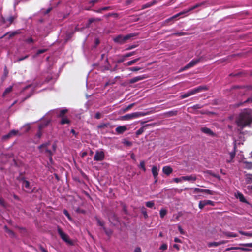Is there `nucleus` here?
Returning a JSON list of instances; mask_svg holds the SVG:
<instances>
[{
	"label": "nucleus",
	"mask_w": 252,
	"mask_h": 252,
	"mask_svg": "<svg viewBox=\"0 0 252 252\" xmlns=\"http://www.w3.org/2000/svg\"><path fill=\"white\" fill-rule=\"evenodd\" d=\"M141 69V67H129L128 68V69L131 71H137L140 70Z\"/></svg>",
	"instance_id": "nucleus-37"
},
{
	"label": "nucleus",
	"mask_w": 252,
	"mask_h": 252,
	"mask_svg": "<svg viewBox=\"0 0 252 252\" xmlns=\"http://www.w3.org/2000/svg\"><path fill=\"white\" fill-rule=\"evenodd\" d=\"M16 18V16H11L6 19L3 18V21L4 23H6L7 22H8L9 24H10L14 21V20Z\"/></svg>",
	"instance_id": "nucleus-25"
},
{
	"label": "nucleus",
	"mask_w": 252,
	"mask_h": 252,
	"mask_svg": "<svg viewBox=\"0 0 252 252\" xmlns=\"http://www.w3.org/2000/svg\"><path fill=\"white\" fill-rule=\"evenodd\" d=\"M239 233L241 235H245L248 237H252V232H244L241 230H239Z\"/></svg>",
	"instance_id": "nucleus-28"
},
{
	"label": "nucleus",
	"mask_w": 252,
	"mask_h": 252,
	"mask_svg": "<svg viewBox=\"0 0 252 252\" xmlns=\"http://www.w3.org/2000/svg\"><path fill=\"white\" fill-rule=\"evenodd\" d=\"M239 246H244L243 247H248L252 248V243H240V244H239Z\"/></svg>",
	"instance_id": "nucleus-38"
},
{
	"label": "nucleus",
	"mask_w": 252,
	"mask_h": 252,
	"mask_svg": "<svg viewBox=\"0 0 252 252\" xmlns=\"http://www.w3.org/2000/svg\"><path fill=\"white\" fill-rule=\"evenodd\" d=\"M252 123V110L251 109H244L239 114L236 120V123L239 127L243 128L249 126Z\"/></svg>",
	"instance_id": "nucleus-1"
},
{
	"label": "nucleus",
	"mask_w": 252,
	"mask_h": 252,
	"mask_svg": "<svg viewBox=\"0 0 252 252\" xmlns=\"http://www.w3.org/2000/svg\"><path fill=\"white\" fill-rule=\"evenodd\" d=\"M204 4V2H201V3H197L196 4H195V5H194L193 6L189 8L188 10H184L183 11H182V12H180L177 14H176V15H174L171 18L172 19H174V18H177L178 17V16L182 15V14H185L188 12H189L191 10H193L201 6H202V5Z\"/></svg>",
	"instance_id": "nucleus-4"
},
{
	"label": "nucleus",
	"mask_w": 252,
	"mask_h": 252,
	"mask_svg": "<svg viewBox=\"0 0 252 252\" xmlns=\"http://www.w3.org/2000/svg\"><path fill=\"white\" fill-rule=\"evenodd\" d=\"M101 117V113H99V112H97L96 113V114H95V116H94V118L96 119H100V118Z\"/></svg>",
	"instance_id": "nucleus-52"
},
{
	"label": "nucleus",
	"mask_w": 252,
	"mask_h": 252,
	"mask_svg": "<svg viewBox=\"0 0 252 252\" xmlns=\"http://www.w3.org/2000/svg\"><path fill=\"white\" fill-rule=\"evenodd\" d=\"M247 102H252V96H251L250 97L248 98L246 101L244 102V103Z\"/></svg>",
	"instance_id": "nucleus-61"
},
{
	"label": "nucleus",
	"mask_w": 252,
	"mask_h": 252,
	"mask_svg": "<svg viewBox=\"0 0 252 252\" xmlns=\"http://www.w3.org/2000/svg\"><path fill=\"white\" fill-rule=\"evenodd\" d=\"M135 105V103H131L129 105H128L124 110V111H126L128 110L129 109H131L134 105Z\"/></svg>",
	"instance_id": "nucleus-42"
},
{
	"label": "nucleus",
	"mask_w": 252,
	"mask_h": 252,
	"mask_svg": "<svg viewBox=\"0 0 252 252\" xmlns=\"http://www.w3.org/2000/svg\"><path fill=\"white\" fill-rule=\"evenodd\" d=\"M236 197L237 198H238L239 199V200L241 202H243V203H248L247 200L245 199V198L244 196V195H243V194L241 193V192H238L236 194Z\"/></svg>",
	"instance_id": "nucleus-22"
},
{
	"label": "nucleus",
	"mask_w": 252,
	"mask_h": 252,
	"mask_svg": "<svg viewBox=\"0 0 252 252\" xmlns=\"http://www.w3.org/2000/svg\"><path fill=\"white\" fill-rule=\"evenodd\" d=\"M105 154L104 152L101 150H97L96 151L94 156V160L100 161L104 159Z\"/></svg>",
	"instance_id": "nucleus-6"
},
{
	"label": "nucleus",
	"mask_w": 252,
	"mask_h": 252,
	"mask_svg": "<svg viewBox=\"0 0 252 252\" xmlns=\"http://www.w3.org/2000/svg\"><path fill=\"white\" fill-rule=\"evenodd\" d=\"M141 116H142L141 112H134L131 114L125 115L122 116V118L123 120H128L134 118H137Z\"/></svg>",
	"instance_id": "nucleus-5"
},
{
	"label": "nucleus",
	"mask_w": 252,
	"mask_h": 252,
	"mask_svg": "<svg viewBox=\"0 0 252 252\" xmlns=\"http://www.w3.org/2000/svg\"><path fill=\"white\" fill-rule=\"evenodd\" d=\"M201 130L202 132L207 134L209 135H213V132L210 129L207 127H202L201 129Z\"/></svg>",
	"instance_id": "nucleus-24"
},
{
	"label": "nucleus",
	"mask_w": 252,
	"mask_h": 252,
	"mask_svg": "<svg viewBox=\"0 0 252 252\" xmlns=\"http://www.w3.org/2000/svg\"><path fill=\"white\" fill-rule=\"evenodd\" d=\"M4 228H5V231H6L7 233H8L10 235H11L12 236H14V233H13V232L11 230H10L8 229V228H7V227L6 226H4Z\"/></svg>",
	"instance_id": "nucleus-43"
},
{
	"label": "nucleus",
	"mask_w": 252,
	"mask_h": 252,
	"mask_svg": "<svg viewBox=\"0 0 252 252\" xmlns=\"http://www.w3.org/2000/svg\"><path fill=\"white\" fill-rule=\"evenodd\" d=\"M183 180L182 177L180 178H175L173 179V181L176 183H179L181 182Z\"/></svg>",
	"instance_id": "nucleus-45"
},
{
	"label": "nucleus",
	"mask_w": 252,
	"mask_h": 252,
	"mask_svg": "<svg viewBox=\"0 0 252 252\" xmlns=\"http://www.w3.org/2000/svg\"><path fill=\"white\" fill-rule=\"evenodd\" d=\"M248 181L252 182V174L249 175L248 177Z\"/></svg>",
	"instance_id": "nucleus-64"
},
{
	"label": "nucleus",
	"mask_w": 252,
	"mask_h": 252,
	"mask_svg": "<svg viewBox=\"0 0 252 252\" xmlns=\"http://www.w3.org/2000/svg\"><path fill=\"white\" fill-rule=\"evenodd\" d=\"M154 205V203L152 201H148L146 203V206L148 208H152Z\"/></svg>",
	"instance_id": "nucleus-36"
},
{
	"label": "nucleus",
	"mask_w": 252,
	"mask_h": 252,
	"mask_svg": "<svg viewBox=\"0 0 252 252\" xmlns=\"http://www.w3.org/2000/svg\"><path fill=\"white\" fill-rule=\"evenodd\" d=\"M146 78V76L145 75H142L140 76H138L132 78L129 81L130 83H134L135 82H137L139 81L142 80L143 79H144Z\"/></svg>",
	"instance_id": "nucleus-15"
},
{
	"label": "nucleus",
	"mask_w": 252,
	"mask_h": 252,
	"mask_svg": "<svg viewBox=\"0 0 252 252\" xmlns=\"http://www.w3.org/2000/svg\"><path fill=\"white\" fill-rule=\"evenodd\" d=\"M17 134L21 135V134L19 133V131L18 130L13 129L11 130L7 134L3 136V139H7Z\"/></svg>",
	"instance_id": "nucleus-14"
},
{
	"label": "nucleus",
	"mask_w": 252,
	"mask_h": 252,
	"mask_svg": "<svg viewBox=\"0 0 252 252\" xmlns=\"http://www.w3.org/2000/svg\"><path fill=\"white\" fill-rule=\"evenodd\" d=\"M144 131V127L142 126L140 127L138 130H137L136 132V135L138 136L141 134Z\"/></svg>",
	"instance_id": "nucleus-35"
},
{
	"label": "nucleus",
	"mask_w": 252,
	"mask_h": 252,
	"mask_svg": "<svg viewBox=\"0 0 252 252\" xmlns=\"http://www.w3.org/2000/svg\"><path fill=\"white\" fill-rule=\"evenodd\" d=\"M48 143H46V144H42V145H40V146H39V148L40 149L42 150L43 148L47 147V146L48 145Z\"/></svg>",
	"instance_id": "nucleus-62"
},
{
	"label": "nucleus",
	"mask_w": 252,
	"mask_h": 252,
	"mask_svg": "<svg viewBox=\"0 0 252 252\" xmlns=\"http://www.w3.org/2000/svg\"><path fill=\"white\" fill-rule=\"evenodd\" d=\"M191 189H193V193H199V192H204L206 193H207L210 195H213V191L207 189H203L198 188H191Z\"/></svg>",
	"instance_id": "nucleus-10"
},
{
	"label": "nucleus",
	"mask_w": 252,
	"mask_h": 252,
	"mask_svg": "<svg viewBox=\"0 0 252 252\" xmlns=\"http://www.w3.org/2000/svg\"><path fill=\"white\" fill-rule=\"evenodd\" d=\"M22 186L27 189V191H30L31 189L29 182L25 179H22Z\"/></svg>",
	"instance_id": "nucleus-21"
},
{
	"label": "nucleus",
	"mask_w": 252,
	"mask_h": 252,
	"mask_svg": "<svg viewBox=\"0 0 252 252\" xmlns=\"http://www.w3.org/2000/svg\"><path fill=\"white\" fill-rule=\"evenodd\" d=\"M247 190H248V192L249 193H251L252 192V185H249L246 188Z\"/></svg>",
	"instance_id": "nucleus-51"
},
{
	"label": "nucleus",
	"mask_w": 252,
	"mask_h": 252,
	"mask_svg": "<svg viewBox=\"0 0 252 252\" xmlns=\"http://www.w3.org/2000/svg\"><path fill=\"white\" fill-rule=\"evenodd\" d=\"M19 33H20V32L19 30L16 31H14L11 32H9V35L10 37H12V36H14L15 35L18 34Z\"/></svg>",
	"instance_id": "nucleus-41"
},
{
	"label": "nucleus",
	"mask_w": 252,
	"mask_h": 252,
	"mask_svg": "<svg viewBox=\"0 0 252 252\" xmlns=\"http://www.w3.org/2000/svg\"><path fill=\"white\" fill-rule=\"evenodd\" d=\"M135 53V52L133 51V52H130V53H126V54H124L123 55V57L124 58H127V57H129L130 56H131L133 55H134Z\"/></svg>",
	"instance_id": "nucleus-40"
},
{
	"label": "nucleus",
	"mask_w": 252,
	"mask_h": 252,
	"mask_svg": "<svg viewBox=\"0 0 252 252\" xmlns=\"http://www.w3.org/2000/svg\"><path fill=\"white\" fill-rule=\"evenodd\" d=\"M178 230L181 234H184V231L181 226H178Z\"/></svg>",
	"instance_id": "nucleus-59"
},
{
	"label": "nucleus",
	"mask_w": 252,
	"mask_h": 252,
	"mask_svg": "<svg viewBox=\"0 0 252 252\" xmlns=\"http://www.w3.org/2000/svg\"><path fill=\"white\" fill-rule=\"evenodd\" d=\"M167 249V245L166 244H163L160 247V249L161 250H165Z\"/></svg>",
	"instance_id": "nucleus-48"
},
{
	"label": "nucleus",
	"mask_w": 252,
	"mask_h": 252,
	"mask_svg": "<svg viewBox=\"0 0 252 252\" xmlns=\"http://www.w3.org/2000/svg\"><path fill=\"white\" fill-rule=\"evenodd\" d=\"M133 252H141L140 248L137 247L136 248H135Z\"/></svg>",
	"instance_id": "nucleus-63"
},
{
	"label": "nucleus",
	"mask_w": 252,
	"mask_h": 252,
	"mask_svg": "<svg viewBox=\"0 0 252 252\" xmlns=\"http://www.w3.org/2000/svg\"><path fill=\"white\" fill-rule=\"evenodd\" d=\"M12 90V86H10L8 87L5 90V91L3 93V95L4 96L6 94L9 93L10 92H11Z\"/></svg>",
	"instance_id": "nucleus-34"
},
{
	"label": "nucleus",
	"mask_w": 252,
	"mask_h": 252,
	"mask_svg": "<svg viewBox=\"0 0 252 252\" xmlns=\"http://www.w3.org/2000/svg\"><path fill=\"white\" fill-rule=\"evenodd\" d=\"M28 90L30 91V94L26 98H27L29 97L30 96H31L33 93V86L32 85H29L27 86H26L23 90V91L24 92L25 91Z\"/></svg>",
	"instance_id": "nucleus-17"
},
{
	"label": "nucleus",
	"mask_w": 252,
	"mask_h": 252,
	"mask_svg": "<svg viewBox=\"0 0 252 252\" xmlns=\"http://www.w3.org/2000/svg\"><path fill=\"white\" fill-rule=\"evenodd\" d=\"M127 130V127L125 126H119L115 129L116 132L118 134H122Z\"/></svg>",
	"instance_id": "nucleus-18"
},
{
	"label": "nucleus",
	"mask_w": 252,
	"mask_h": 252,
	"mask_svg": "<svg viewBox=\"0 0 252 252\" xmlns=\"http://www.w3.org/2000/svg\"><path fill=\"white\" fill-rule=\"evenodd\" d=\"M152 173L154 178L156 179V182L157 181V176L158 174V170L156 166H153L152 168Z\"/></svg>",
	"instance_id": "nucleus-20"
},
{
	"label": "nucleus",
	"mask_w": 252,
	"mask_h": 252,
	"mask_svg": "<svg viewBox=\"0 0 252 252\" xmlns=\"http://www.w3.org/2000/svg\"><path fill=\"white\" fill-rule=\"evenodd\" d=\"M223 234L227 237H236L238 236L237 234L228 231H224Z\"/></svg>",
	"instance_id": "nucleus-26"
},
{
	"label": "nucleus",
	"mask_w": 252,
	"mask_h": 252,
	"mask_svg": "<svg viewBox=\"0 0 252 252\" xmlns=\"http://www.w3.org/2000/svg\"><path fill=\"white\" fill-rule=\"evenodd\" d=\"M206 205L214 206V202L211 200H208L200 201L199 203L198 206L200 209H202L204 208V207Z\"/></svg>",
	"instance_id": "nucleus-9"
},
{
	"label": "nucleus",
	"mask_w": 252,
	"mask_h": 252,
	"mask_svg": "<svg viewBox=\"0 0 252 252\" xmlns=\"http://www.w3.org/2000/svg\"><path fill=\"white\" fill-rule=\"evenodd\" d=\"M107 124L103 123V124H101L97 126V127L98 128H104V127H107Z\"/></svg>",
	"instance_id": "nucleus-44"
},
{
	"label": "nucleus",
	"mask_w": 252,
	"mask_h": 252,
	"mask_svg": "<svg viewBox=\"0 0 252 252\" xmlns=\"http://www.w3.org/2000/svg\"><path fill=\"white\" fill-rule=\"evenodd\" d=\"M45 152L46 153H48V154L50 156V161H52V158H51V155H52V152L50 150H48V149H46L45 150Z\"/></svg>",
	"instance_id": "nucleus-53"
},
{
	"label": "nucleus",
	"mask_w": 252,
	"mask_h": 252,
	"mask_svg": "<svg viewBox=\"0 0 252 252\" xmlns=\"http://www.w3.org/2000/svg\"><path fill=\"white\" fill-rule=\"evenodd\" d=\"M136 34L134 33H131L128 34L125 36H123L122 35H119L114 38L113 40L115 43L123 44L125 43L126 40H128L131 39L132 37H133L136 36Z\"/></svg>",
	"instance_id": "nucleus-3"
},
{
	"label": "nucleus",
	"mask_w": 252,
	"mask_h": 252,
	"mask_svg": "<svg viewBox=\"0 0 252 252\" xmlns=\"http://www.w3.org/2000/svg\"><path fill=\"white\" fill-rule=\"evenodd\" d=\"M139 60H140V58H138L135 59L133 60H131V61H128V62L126 63L125 64L126 66H130V65H131L133 64L134 63H135L136 62L138 61Z\"/></svg>",
	"instance_id": "nucleus-27"
},
{
	"label": "nucleus",
	"mask_w": 252,
	"mask_h": 252,
	"mask_svg": "<svg viewBox=\"0 0 252 252\" xmlns=\"http://www.w3.org/2000/svg\"><path fill=\"white\" fill-rule=\"evenodd\" d=\"M162 171L165 174L169 175L173 172V169L170 166H165L163 167Z\"/></svg>",
	"instance_id": "nucleus-19"
},
{
	"label": "nucleus",
	"mask_w": 252,
	"mask_h": 252,
	"mask_svg": "<svg viewBox=\"0 0 252 252\" xmlns=\"http://www.w3.org/2000/svg\"><path fill=\"white\" fill-rule=\"evenodd\" d=\"M113 217L114 218V220H112V218L109 217V221L112 223H113L114 225H116V223L118 222V218L114 215H113Z\"/></svg>",
	"instance_id": "nucleus-30"
},
{
	"label": "nucleus",
	"mask_w": 252,
	"mask_h": 252,
	"mask_svg": "<svg viewBox=\"0 0 252 252\" xmlns=\"http://www.w3.org/2000/svg\"><path fill=\"white\" fill-rule=\"evenodd\" d=\"M70 121L66 117H63L61 121V124L62 125H64L65 124H69Z\"/></svg>",
	"instance_id": "nucleus-31"
},
{
	"label": "nucleus",
	"mask_w": 252,
	"mask_h": 252,
	"mask_svg": "<svg viewBox=\"0 0 252 252\" xmlns=\"http://www.w3.org/2000/svg\"><path fill=\"white\" fill-rule=\"evenodd\" d=\"M101 20V19L100 18H96V19H95V18H91L89 20V21L90 23H93V22L95 21H100Z\"/></svg>",
	"instance_id": "nucleus-50"
},
{
	"label": "nucleus",
	"mask_w": 252,
	"mask_h": 252,
	"mask_svg": "<svg viewBox=\"0 0 252 252\" xmlns=\"http://www.w3.org/2000/svg\"><path fill=\"white\" fill-rule=\"evenodd\" d=\"M155 1H153V2H148L144 5H143L142 6V8L143 9H145V8H147L148 7H149L150 6H151L152 5H153V4H154L155 3Z\"/></svg>",
	"instance_id": "nucleus-33"
},
{
	"label": "nucleus",
	"mask_w": 252,
	"mask_h": 252,
	"mask_svg": "<svg viewBox=\"0 0 252 252\" xmlns=\"http://www.w3.org/2000/svg\"><path fill=\"white\" fill-rule=\"evenodd\" d=\"M28 57H29V55H26L25 56H23V57H20V58L17 59V62H20V61H23V60L27 59Z\"/></svg>",
	"instance_id": "nucleus-47"
},
{
	"label": "nucleus",
	"mask_w": 252,
	"mask_h": 252,
	"mask_svg": "<svg viewBox=\"0 0 252 252\" xmlns=\"http://www.w3.org/2000/svg\"><path fill=\"white\" fill-rule=\"evenodd\" d=\"M8 74V71L7 69L6 66H5L4 69V75L5 77H6L7 74Z\"/></svg>",
	"instance_id": "nucleus-58"
},
{
	"label": "nucleus",
	"mask_w": 252,
	"mask_h": 252,
	"mask_svg": "<svg viewBox=\"0 0 252 252\" xmlns=\"http://www.w3.org/2000/svg\"><path fill=\"white\" fill-rule=\"evenodd\" d=\"M199 62V59L192 60L188 64H187L186 66H185L184 67L181 68L179 70V72H182L183 71L187 70V69H189V68L194 66Z\"/></svg>",
	"instance_id": "nucleus-7"
},
{
	"label": "nucleus",
	"mask_w": 252,
	"mask_h": 252,
	"mask_svg": "<svg viewBox=\"0 0 252 252\" xmlns=\"http://www.w3.org/2000/svg\"><path fill=\"white\" fill-rule=\"evenodd\" d=\"M136 47V45H131V46H129L127 48H126V50H131V49H132L134 48H135Z\"/></svg>",
	"instance_id": "nucleus-60"
},
{
	"label": "nucleus",
	"mask_w": 252,
	"mask_h": 252,
	"mask_svg": "<svg viewBox=\"0 0 252 252\" xmlns=\"http://www.w3.org/2000/svg\"><path fill=\"white\" fill-rule=\"evenodd\" d=\"M46 51V49H39L37 51L36 54L39 55L40 54L44 53Z\"/></svg>",
	"instance_id": "nucleus-55"
},
{
	"label": "nucleus",
	"mask_w": 252,
	"mask_h": 252,
	"mask_svg": "<svg viewBox=\"0 0 252 252\" xmlns=\"http://www.w3.org/2000/svg\"><path fill=\"white\" fill-rule=\"evenodd\" d=\"M207 88L205 86H199L192 90H189L186 93L182 94L180 98L181 99H184L191 95H192L196 93H199L203 90H206Z\"/></svg>",
	"instance_id": "nucleus-2"
},
{
	"label": "nucleus",
	"mask_w": 252,
	"mask_h": 252,
	"mask_svg": "<svg viewBox=\"0 0 252 252\" xmlns=\"http://www.w3.org/2000/svg\"><path fill=\"white\" fill-rule=\"evenodd\" d=\"M67 112L66 109L58 110L55 109L49 112V113H55L59 117H62Z\"/></svg>",
	"instance_id": "nucleus-12"
},
{
	"label": "nucleus",
	"mask_w": 252,
	"mask_h": 252,
	"mask_svg": "<svg viewBox=\"0 0 252 252\" xmlns=\"http://www.w3.org/2000/svg\"><path fill=\"white\" fill-rule=\"evenodd\" d=\"M182 179L184 181H192L193 182L195 181L196 180V177L195 176H182Z\"/></svg>",
	"instance_id": "nucleus-23"
},
{
	"label": "nucleus",
	"mask_w": 252,
	"mask_h": 252,
	"mask_svg": "<svg viewBox=\"0 0 252 252\" xmlns=\"http://www.w3.org/2000/svg\"><path fill=\"white\" fill-rule=\"evenodd\" d=\"M26 41L27 42V43H32L33 42V39L31 38V37H30V38H28L26 39Z\"/></svg>",
	"instance_id": "nucleus-57"
},
{
	"label": "nucleus",
	"mask_w": 252,
	"mask_h": 252,
	"mask_svg": "<svg viewBox=\"0 0 252 252\" xmlns=\"http://www.w3.org/2000/svg\"><path fill=\"white\" fill-rule=\"evenodd\" d=\"M160 216L161 218H163L167 214V210L165 209H161L160 210Z\"/></svg>",
	"instance_id": "nucleus-32"
},
{
	"label": "nucleus",
	"mask_w": 252,
	"mask_h": 252,
	"mask_svg": "<svg viewBox=\"0 0 252 252\" xmlns=\"http://www.w3.org/2000/svg\"><path fill=\"white\" fill-rule=\"evenodd\" d=\"M96 220H97V224L101 226L103 229V230L105 231V232L106 233V234L107 235H110L112 234V231L110 229H107L106 228H105L104 227V222L103 221H102L100 219H99L98 218H96Z\"/></svg>",
	"instance_id": "nucleus-11"
},
{
	"label": "nucleus",
	"mask_w": 252,
	"mask_h": 252,
	"mask_svg": "<svg viewBox=\"0 0 252 252\" xmlns=\"http://www.w3.org/2000/svg\"><path fill=\"white\" fill-rule=\"evenodd\" d=\"M110 9H112V8L110 6H106L101 8V10H102V11H106Z\"/></svg>",
	"instance_id": "nucleus-56"
},
{
	"label": "nucleus",
	"mask_w": 252,
	"mask_h": 252,
	"mask_svg": "<svg viewBox=\"0 0 252 252\" xmlns=\"http://www.w3.org/2000/svg\"><path fill=\"white\" fill-rule=\"evenodd\" d=\"M140 168H141L144 172L146 171V168L145 166V162L144 161H142L140 163Z\"/></svg>",
	"instance_id": "nucleus-39"
},
{
	"label": "nucleus",
	"mask_w": 252,
	"mask_h": 252,
	"mask_svg": "<svg viewBox=\"0 0 252 252\" xmlns=\"http://www.w3.org/2000/svg\"><path fill=\"white\" fill-rule=\"evenodd\" d=\"M57 230L58 233H59L63 240L68 243L70 242L68 235L65 233H64L60 228L58 227Z\"/></svg>",
	"instance_id": "nucleus-8"
},
{
	"label": "nucleus",
	"mask_w": 252,
	"mask_h": 252,
	"mask_svg": "<svg viewBox=\"0 0 252 252\" xmlns=\"http://www.w3.org/2000/svg\"><path fill=\"white\" fill-rule=\"evenodd\" d=\"M219 245H220L219 242H212L208 243V246L209 247H217Z\"/></svg>",
	"instance_id": "nucleus-29"
},
{
	"label": "nucleus",
	"mask_w": 252,
	"mask_h": 252,
	"mask_svg": "<svg viewBox=\"0 0 252 252\" xmlns=\"http://www.w3.org/2000/svg\"><path fill=\"white\" fill-rule=\"evenodd\" d=\"M63 212L64 214L68 218V219L71 220L70 216L66 210H64L63 211Z\"/></svg>",
	"instance_id": "nucleus-46"
},
{
	"label": "nucleus",
	"mask_w": 252,
	"mask_h": 252,
	"mask_svg": "<svg viewBox=\"0 0 252 252\" xmlns=\"http://www.w3.org/2000/svg\"><path fill=\"white\" fill-rule=\"evenodd\" d=\"M236 145L235 144L233 148V151L229 153L230 159L227 160V162L230 163L233 161V158L236 155Z\"/></svg>",
	"instance_id": "nucleus-16"
},
{
	"label": "nucleus",
	"mask_w": 252,
	"mask_h": 252,
	"mask_svg": "<svg viewBox=\"0 0 252 252\" xmlns=\"http://www.w3.org/2000/svg\"><path fill=\"white\" fill-rule=\"evenodd\" d=\"M142 213L144 215L145 218H148V214L147 213L146 211L144 208H143L142 209Z\"/></svg>",
	"instance_id": "nucleus-49"
},
{
	"label": "nucleus",
	"mask_w": 252,
	"mask_h": 252,
	"mask_svg": "<svg viewBox=\"0 0 252 252\" xmlns=\"http://www.w3.org/2000/svg\"><path fill=\"white\" fill-rule=\"evenodd\" d=\"M240 250L243 251L249 252L251 251V249L249 248H247L246 247H231L227 248L225 249V251H229L230 250Z\"/></svg>",
	"instance_id": "nucleus-13"
},
{
	"label": "nucleus",
	"mask_w": 252,
	"mask_h": 252,
	"mask_svg": "<svg viewBox=\"0 0 252 252\" xmlns=\"http://www.w3.org/2000/svg\"><path fill=\"white\" fill-rule=\"evenodd\" d=\"M42 135V132L41 131L39 130L37 133H36V135H35V137H37V138L39 139L41 136Z\"/></svg>",
	"instance_id": "nucleus-54"
}]
</instances>
